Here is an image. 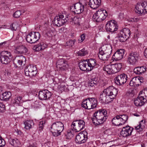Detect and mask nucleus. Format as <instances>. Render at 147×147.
I'll list each match as a JSON object with an SVG mask.
<instances>
[{"label": "nucleus", "instance_id": "a211bd4d", "mask_svg": "<svg viewBox=\"0 0 147 147\" xmlns=\"http://www.w3.org/2000/svg\"><path fill=\"white\" fill-rule=\"evenodd\" d=\"M124 53L123 49L118 50L113 55L112 60L113 61H117L121 59L123 57Z\"/></svg>", "mask_w": 147, "mask_h": 147}, {"label": "nucleus", "instance_id": "aec40b11", "mask_svg": "<svg viewBox=\"0 0 147 147\" xmlns=\"http://www.w3.org/2000/svg\"><path fill=\"white\" fill-rule=\"evenodd\" d=\"M146 100L144 97H143L140 94L136 100L134 101V104L136 106H142L144 105L145 102H146Z\"/></svg>", "mask_w": 147, "mask_h": 147}, {"label": "nucleus", "instance_id": "49530a36", "mask_svg": "<svg viewBox=\"0 0 147 147\" xmlns=\"http://www.w3.org/2000/svg\"><path fill=\"white\" fill-rule=\"evenodd\" d=\"M18 26V24L16 22H14L10 26V28L12 30H16Z\"/></svg>", "mask_w": 147, "mask_h": 147}, {"label": "nucleus", "instance_id": "20e7f679", "mask_svg": "<svg viewBox=\"0 0 147 147\" xmlns=\"http://www.w3.org/2000/svg\"><path fill=\"white\" fill-rule=\"evenodd\" d=\"M69 17L70 14L66 15L65 13H61L55 17L53 21V23L57 26H61L69 20Z\"/></svg>", "mask_w": 147, "mask_h": 147}, {"label": "nucleus", "instance_id": "39448f33", "mask_svg": "<svg viewBox=\"0 0 147 147\" xmlns=\"http://www.w3.org/2000/svg\"><path fill=\"white\" fill-rule=\"evenodd\" d=\"M97 101L94 98H88L83 100L81 106L82 107L88 109L96 108L97 106Z\"/></svg>", "mask_w": 147, "mask_h": 147}, {"label": "nucleus", "instance_id": "72a5a7b5", "mask_svg": "<svg viewBox=\"0 0 147 147\" xmlns=\"http://www.w3.org/2000/svg\"><path fill=\"white\" fill-rule=\"evenodd\" d=\"M9 143L13 146L18 147L20 145V143L18 139L16 138L15 139L10 138L9 140Z\"/></svg>", "mask_w": 147, "mask_h": 147}, {"label": "nucleus", "instance_id": "7c9ffc66", "mask_svg": "<svg viewBox=\"0 0 147 147\" xmlns=\"http://www.w3.org/2000/svg\"><path fill=\"white\" fill-rule=\"evenodd\" d=\"M11 96V94L10 92H5L0 96V99L2 100L7 101L9 100Z\"/></svg>", "mask_w": 147, "mask_h": 147}, {"label": "nucleus", "instance_id": "f3484780", "mask_svg": "<svg viewBox=\"0 0 147 147\" xmlns=\"http://www.w3.org/2000/svg\"><path fill=\"white\" fill-rule=\"evenodd\" d=\"M51 95V93L50 92L44 90L39 92L38 97L40 100H43L49 99Z\"/></svg>", "mask_w": 147, "mask_h": 147}, {"label": "nucleus", "instance_id": "9d476101", "mask_svg": "<svg viewBox=\"0 0 147 147\" xmlns=\"http://www.w3.org/2000/svg\"><path fill=\"white\" fill-rule=\"evenodd\" d=\"M130 34V31L129 29L124 28L118 34V39L121 42H124L129 37Z\"/></svg>", "mask_w": 147, "mask_h": 147}, {"label": "nucleus", "instance_id": "dca6fc26", "mask_svg": "<svg viewBox=\"0 0 147 147\" xmlns=\"http://www.w3.org/2000/svg\"><path fill=\"white\" fill-rule=\"evenodd\" d=\"M134 128L131 127L127 125L123 127L120 132V135L124 137H127L131 135Z\"/></svg>", "mask_w": 147, "mask_h": 147}, {"label": "nucleus", "instance_id": "c03bdc74", "mask_svg": "<svg viewBox=\"0 0 147 147\" xmlns=\"http://www.w3.org/2000/svg\"><path fill=\"white\" fill-rule=\"evenodd\" d=\"M46 122L45 120H42L40 121L38 127V129L39 131H42L43 129V127L45 124Z\"/></svg>", "mask_w": 147, "mask_h": 147}, {"label": "nucleus", "instance_id": "4468645a", "mask_svg": "<svg viewBox=\"0 0 147 147\" xmlns=\"http://www.w3.org/2000/svg\"><path fill=\"white\" fill-rule=\"evenodd\" d=\"M127 78V76L126 74H123L115 78V82L117 85L121 86L126 82Z\"/></svg>", "mask_w": 147, "mask_h": 147}, {"label": "nucleus", "instance_id": "c756f323", "mask_svg": "<svg viewBox=\"0 0 147 147\" xmlns=\"http://www.w3.org/2000/svg\"><path fill=\"white\" fill-rule=\"evenodd\" d=\"M146 67L144 66L138 67L135 68L134 71L136 74L140 75L146 71Z\"/></svg>", "mask_w": 147, "mask_h": 147}, {"label": "nucleus", "instance_id": "f8f14e48", "mask_svg": "<svg viewBox=\"0 0 147 147\" xmlns=\"http://www.w3.org/2000/svg\"><path fill=\"white\" fill-rule=\"evenodd\" d=\"M117 25L114 20H111L108 22L106 24L105 29L106 31L112 32L117 31L118 29Z\"/></svg>", "mask_w": 147, "mask_h": 147}, {"label": "nucleus", "instance_id": "864d4df0", "mask_svg": "<svg viewBox=\"0 0 147 147\" xmlns=\"http://www.w3.org/2000/svg\"><path fill=\"white\" fill-rule=\"evenodd\" d=\"M141 3L143 6V8H144V10H145V12H147V1H144Z\"/></svg>", "mask_w": 147, "mask_h": 147}, {"label": "nucleus", "instance_id": "4c0bfd02", "mask_svg": "<svg viewBox=\"0 0 147 147\" xmlns=\"http://www.w3.org/2000/svg\"><path fill=\"white\" fill-rule=\"evenodd\" d=\"M106 92H105V89L104 90L103 92L101 93L100 95L99 99V101L101 103L107 104Z\"/></svg>", "mask_w": 147, "mask_h": 147}, {"label": "nucleus", "instance_id": "2eb2a0df", "mask_svg": "<svg viewBox=\"0 0 147 147\" xmlns=\"http://www.w3.org/2000/svg\"><path fill=\"white\" fill-rule=\"evenodd\" d=\"M83 3V1H81L80 2L77 3L75 4L74 12L76 14H80L82 12L84 9V5H87V2L86 1H84Z\"/></svg>", "mask_w": 147, "mask_h": 147}, {"label": "nucleus", "instance_id": "3c124183", "mask_svg": "<svg viewBox=\"0 0 147 147\" xmlns=\"http://www.w3.org/2000/svg\"><path fill=\"white\" fill-rule=\"evenodd\" d=\"M86 36L85 34H83L80 36V38L78 39V42H82L85 39Z\"/></svg>", "mask_w": 147, "mask_h": 147}, {"label": "nucleus", "instance_id": "e2e57ef3", "mask_svg": "<svg viewBox=\"0 0 147 147\" xmlns=\"http://www.w3.org/2000/svg\"><path fill=\"white\" fill-rule=\"evenodd\" d=\"M104 133L105 134L109 135L110 133V131L109 129H106L104 131Z\"/></svg>", "mask_w": 147, "mask_h": 147}, {"label": "nucleus", "instance_id": "9b49d317", "mask_svg": "<svg viewBox=\"0 0 147 147\" xmlns=\"http://www.w3.org/2000/svg\"><path fill=\"white\" fill-rule=\"evenodd\" d=\"M37 69L35 66L32 65L28 66L25 69V73L26 76L30 78L34 77L37 73Z\"/></svg>", "mask_w": 147, "mask_h": 147}, {"label": "nucleus", "instance_id": "5701e85b", "mask_svg": "<svg viewBox=\"0 0 147 147\" xmlns=\"http://www.w3.org/2000/svg\"><path fill=\"white\" fill-rule=\"evenodd\" d=\"M101 0H90L88 2V5L92 8L95 9L98 8L101 5Z\"/></svg>", "mask_w": 147, "mask_h": 147}, {"label": "nucleus", "instance_id": "2f4dec72", "mask_svg": "<svg viewBox=\"0 0 147 147\" xmlns=\"http://www.w3.org/2000/svg\"><path fill=\"white\" fill-rule=\"evenodd\" d=\"M113 68L112 64L105 65L103 67V70L105 71L108 74H114Z\"/></svg>", "mask_w": 147, "mask_h": 147}, {"label": "nucleus", "instance_id": "ddd939ff", "mask_svg": "<svg viewBox=\"0 0 147 147\" xmlns=\"http://www.w3.org/2000/svg\"><path fill=\"white\" fill-rule=\"evenodd\" d=\"M87 134V133L86 131L79 133L75 138L76 142L79 144L85 143L88 139Z\"/></svg>", "mask_w": 147, "mask_h": 147}, {"label": "nucleus", "instance_id": "a18cd8bd", "mask_svg": "<svg viewBox=\"0 0 147 147\" xmlns=\"http://www.w3.org/2000/svg\"><path fill=\"white\" fill-rule=\"evenodd\" d=\"M139 94L141 96H142L143 97H144V99L146 100V101L147 102V88L140 91Z\"/></svg>", "mask_w": 147, "mask_h": 147}, {"label": "nucleus", "instance_id": "cd10ccee", "mask_svg": "<svg viewBox=\"0 0 147 147\" xmlns=\"http://www.w3.org/2000/svg\"><path fill=\"white\" fill-rule=\"evenodd\" d=\"M100 49H102L103 52L111 55L112 51L111 46L109 44L106 45Z\"/></svg>", "mask_w": 147, "mask_h": 147}, {"label": "nucleus", "instance_id": "f03ea898", "mask_svg": "<svg viewBox=\"0 0 147 147\" xmlns=\"http://www.w3.org/2000/svg\"><path fill=\"white\" fill-rule=\"evenodd\" d=\"M64 129V125L61 121H58L53 123L51 127V132L54 136H58Z\"/></svg>", "mask_w": 147, "mask_h": 147}, {"label": "nucleus", "instance_id": "1a4fd4ad", "mask_svg": "<svg viewBox=\"0 0 147 147\" xmlns=\"http://www.w3.org/2000/svg\"><path fill=\"white\" fill-rule=\"evenodd\" d=\"M40 36V33L37 32H32L27 35L25 38L26 41L30 43L36 42L39 39Z\"/></svg>", "mask_w": 147, "mask_h": 147}, {"label": "nucleus", "instance_id": "6e6552de", "mask_svg": "<svg viewBox=\"0 0 147 147\" xmlns=\"http://www.w3.org/2000/svg\"><path fill=\"white\" fill-rule=\"evenodd\" d=\"M12 56L10 52L7 51H2L0 55V60L2 64H7L11 61Z\"/></svg>", "mask_w": 147, "mask_h": 147}, {"label": "nucleus", "instance_id": "bb28decb", "mask_svg": "<svg viewBox=\"0 0 147 147\" xmlns=\"http://www.w3.org/2000/svg\"><path fill=\"white\" fill-rule=\"evenodd\" d=\"M26 59L23 55L17 56L14 59V61L15 62H17L19 65H22L23 63L25 62Z\"/></svg>", "mask_w": 147, "mask_h": 147}, {"label": "nucleus", "instance_id": "69168bd1", "mask_svg": "<svg viewBox=\"0 0 147 147\" xmlns=\"http://www.w3.org/2000/svg\"><path fill=\"white\" fill-rule=\"evenodd\" d=\"M144 55L146 58H147V48L145 50Z\"/></svg>", "mask_w": 147, "mask_h": 147}, {"label": "nucleus", "instance_id": "0e129e2a", "mask_svg": "<svg viewBox=\"0 0 147 147\" xmlns=\"http://www.w3.org/2000/svg\"><path fill=\"white\" fill-rule=\"evenodd\" d=\"M16 131L18 134V135H21V131L20 130H19L17 129L16 130H15Z\"/></svg>", "mask_w": 147, "mask_h": 147}, {"label": "nucleus", "instance_id": "473e14b6", "mask_svg": "<svg viewBox=\"0 0 147 147\" xmlns=\"http://www.w3.org/2000/svg\"><path fill=\"white\" fill-rule=\"evenodd\" d=\"M86 62V61L80 62L79 64L80 69L83 71H90V69L87 67L88 64Z\"/></svg>", "mask_w": 147, "mask_h": 147}, {"label": "nucleus", "instance_id": "37998d69", "mask_svg": "<svg viewBox=\"0 0 147 147\" xmlns=\"http://www.w3.org/2000/svg\"><path fill=\"white\" fill-rule=\"evenodd\" d=\"M88 53V51L85 48H83L77 52L78 55L80 56H84L87 54Z\"/></svg>", "mask_w": 147, "mask_h": 147}, {"label": "nucleus", "instance_id": "bf43d9fd", "mask_svg": "<svg viewBox=\"0 0 147 147\" xmlns=\"http://www.w3.org/2000/svg\"><path fill=\"white\" fill-rule=\"evenodd\" d=\"M15 90L16 92H18L19 94L22 95L23 91L22 89H20L18 88H15Z\"/></svg>", "mask_w": 147, "mask_h": 147}, {"label": "nucleus", "instance_id": "412c9836", "mask_svg": "<svg viewBox=\"0 0 147 147\" xmlns=\"http://www.w3.org/2000/svg\"><path fill=\"white\" fill-rule=\"evenodd\" d=\"M86 61L88 64V67L90 68L89 69L90 71H91L94 68H97L99 66V65L96 63V61L94 59H87Z\"/></svg>", "mask_w": 147, "mask_h": 147}, {"label": "nucleus", "instance_id": "8fccbe9b", "mask_svg": "<svg viewBox=\"0 0 147 147\" xmlns=\"http://www.w3.org/2000/svg\"><path fill=\"white\" fill-rule=\"evenodd\" d=\"M76 41V39H74L73 40H69L67 42V45L72 47L74 44L75 42Z\"/></svg>", "mask_w": 147, "mask_h": 147}, {"label": "nucleus", "instance_id": "0eeeda50", "mask_svg": "<svg viewBox=\"0 0 147 147\" xmlns=\"http://www.w3.org/2000/svg\"><path fill=\"white\" fill-rule=\"evenodd\" d=\"M107 16V11L105 10L101 9L94 14L92 20L94 22H100L105 20Z\"/></svg>", "mask_w": 147, "mask_h": 147}, {"label": "nucleus", "instance_id": "b1692460", "mask_svg": "<svg viewBox=\"0 0 147 147\" xmlns=\"http://www.w3.org/2000/svg\"><path fill=\"white\" fill-rule=\"evenodd\" d=\"M110 57V55L103 52L102 49H100L98 57L100 59L103 61H107Z\"/></svg>", "mask_w": 147, "mask_h": 147}, {"label": "nucleus", "instance_id": "79ce46f5", "mask_svg": "<svg viewBox=\"0 0 147 147\" xmlns=\"http://www.w3.org/2000/svg\"><path fill=\"white\" fill-rule=\"evenodd\" d=\"M139 80L138 78H133L132 80L130 81L129 85L132 86H138L140 85L139 83H138Z\"/></svg>", "mask_w": 147, "mask_h": 147}, {"label": "nucleus", "instance_id": "13d9d810", "mask_svg": "<svg viewBox=\"0 0 147 147\" xmlns=\"http://www.w3.org/2000/svg\"><path fill=\"white\" fill-rule=\"evenodd\" d=\"M75 122H75V121H74L72 123L71 125L72 129L74 131H76L75 129L77 128V127H76V123Z\"/></svg>", "mask_w": 147, "mask_h": 147}, {"label": "nucleus", "instance_id": "7ed1b4c3", "mask_svg": "<svg viewBox=\"0 0 147 147\" xmlns=\"http://www.w3.org/2000/svg\"><path fill=\"white\" fill-rule=\"evenodd\" d=\"M106 92L107 104L108 103L113 101L116 97L117 94V89L112 86H109L105 89Z\"/></svg>", "mask_w": 147, "mask_h": 147}, {"label": "nucleus", "instance_id": "774afa93", "mask_svg": "<svg viewBox=\"0 0 147 147\" xmlns=\"http://www.w3.org/2000/svg\"><path fill=\"white\" fill-rule=\"evenodd\" d=\"M7 28V26L5 25H3L0 28Z\"/></svg>", "mask_w": 147, "mask_h": 147}, {"label": "nucleus", "instance_id": "f257e3e1", "mask_svg": "<svg viewBox=\"0 0 147 147\" xmlns=\"http://www.w3.org/2000/svg\"><path fill=\"white\" fill-rule=\"evenodd\" d=\"M107 111L105 109L96 111L94 114V117L92 119L93 124L96 126L103 123L107 118Z\"/></svg>", "mask_w": 147, "mask_h": 147}, {"label": "nucleus", "instance_id": "603ef678", "mask_svg": "<svg viewBox=\"0 0 147 147\" xmlns=\"http://www.w3.org/2000/svg\"><path fill=\"white\" fill-rule=\"evenodd\" d=\"M21 14L20 11H17L14 13L13 16L14 18H18L20 17Z\"/></svg>", "mask_w": 147, "mask_h": 147}, {"label": "nucleus", "instance_id": "5fc2aeb1", "mask_svg": "<svg viewBox=\"0 0 147 147\" xmlns=\"http://www.w3.org/2000/svg\"><path fill=\"white\" fill-rule=\"evenodd\" d=\"M5 110V105L2 103L0 102V113H3Z\"/></svg>", "mask_w": 147, "mask_h": 147}, {"label": "nucleus", "instance_id": "f704fd0d", "mask_svg": "<svg viewBox=\"0 0 147 147\" xmlns=\"http://www.w3.org/2000/svg\"><path fill=\"white\" fill-rule=\"evenodd\" d=\"M67 64V61L63 59H58L56 63L57 66L60 68H62L63 67H66Z\"/></svg>", "mask_w": 147, "mask_h": 147}, {"label": "nucleus", "instance_id": "a19ab883", "mask_svg": "<svg viewBox=\"0 0 147 147\" xmlns=\"http://www.w3.org/2000/svg\"><path fill=\"white\" fill-rule=\"evenodd\" d=\"M22 97L15 95L14 98V103L18 105H20L23 102Z\"/></svg>", "mask_w": 147, "mask_h": 147}, {"label": "nucleus", "instance_id": "4d7b16f0", "mask_svg": "<svg viewBox=\"0 0 147 147\" xmlns=\"http://www.w3.org/2000/svg\"><path fill=\"white\" fill-rule=\"evenodd\" d=\"M139 20V18H129L128 20L130 22H136L138 21Z\"/></svg>", "mask_w": 147, "mask_h": 147}, {"label": "nucleus", "instance_id": "ea45409f", "mask_svg": "<svg viewBox=\"0 0 147 147\" xmlns=\"http://www.w3.org/2000/svg\"><path fill=\"white\" fill-rule=\"evenodd\" d=\"M113 72L116 73L119 72L122 67V65L121 63H119L113 64Z\"/></svg>", "mask_w": 147, "mask_h": 147}, {"label": "nucleus", "instance_id": "680f3d73", "mask_svg": "<svg viewBox=\"0 0 147 147\" xmlns=\"http://www.w3.org/2000/svg\"><path fill=\"white\" fill-rule=\"evenodd\" d=\"M20 51H21V48H20V47L16 49L15 52L16 53L18 54H22L21 52H19Z\"/></svg>", "mask_w": 147, "mask_h": 147}, {"label": "nucleus", "instance_id": "de8ad7c7", "mask_svg": "<svg viewBox=\"0 0 147 147\" xmlns=\"http://www.w3.org/2000/svg\"><path fill=\"white\" fill-rule=\"evenodd\" d=\"M66 138L67 139H70L73 137V135L71 131L69 130L67 131L65 134Z\"/></svg>", "mask_w": 147, "mask_h": 147}, {"label": "nucleus", "instance_id": "338daca9", "mask_svg": "<svg viewBox=\"0 0 147 147\" xmlns=\"http://www.w3.org/2000/svg\"><path fill=\"white\" fill-rule=\"evenodd\" d=\"M133 114L134 116L136 117H139L140 116L139 113H134Z\"/></svg>", "mask_w": 147, "mask_h": 147}, {"label": "nucleus", "instance_id": "a878e982", "mask_svg": "<svg viewBox=\"0 0 147 147\" xmlns=\"http://www.w3.org/2000/svg\"><path fill=\"white\" fill-rule=\"evenodd\" d=\"M47 45L44 42H42L38 45L34 46L33 49L35 51H39L45 49L47 47Z\"/></svg>", "mask_w": 147, "mask_h": 147}, {"label": "nucleus", "instance_id": "4be33fe9", "mask_svg": "<svg viewBox=\"0 0 147 147\" xmlns=\"http://www.w3.org/2000/svg\"><path fill=\"white\" fill-rule=\"evenodd\" d=\"M99 79L96 76H93L89 81L88 85L89 87H95L99 84Z\"/></svg>", "mask_w": 147, "mask_h": 147}, {"label": "nucleus", "instance_id": "423d86ee", "mask_svg": "<svg viewBox=\"0 0 147 147\" xmlns=\"http://www.w3.org/2000/svg\"><path fill=\"white\" fill-rule=\"evenodd\" d=\"M128 119V116L127 115H119L115 116L112 119L111 122L113 125L119 126L127 122Z\"/></svg>", "mask_w": 147, "mask_h": 147}, {"label": "nucleus", "instance_id": "c85d7f7f", "mask_svg": "<svg viewBox=\"0 0 147 147\" xmlns=\"http://www.w3.org/2000/svg\"><path fill=\"white\" fill-rule=\"evenodd\" d=\"M75 122H77V123L78 125V126L77 127V128H75L76 131H79L84 129L85 124V122L84 121L79 119V120L75 121Z\"/></svg>", "mask_w": 147, "mask_h": 147}, {"label": "nucleus", "instance_id": "c9c22d12", "mask_svg": "<svg viewBox=\"0 0 147 147\" xmlns=\"http://www.w3.org/2000/svg\"><path fill=\"white\" fill-rule=\"evenodd\" d=\"M25 129L27 130H29L32 128L34 126V123L32 120H27L24 122Z\"/></svg>", "mask_w": 147, "mask_h": 147}, {"label": "nucleus", "instance_id": "6ab92c4d", "mask_svg": "<svg viewBox=\"0 0 147 147\" xmlns=\"http://www.w3.org/2000/svg\"><path fill=\"white\" fill-rule=\"evenodd\" d=\"M138 55L136 52H131L129 55L127 61L131 64H134L137 61Z\"/></svg>", "mask_w": 147, "mask_h": 147}, {"label": "nucleus", "instance_id": "e433bc0d", "mask_svg": "<svg viewBox=\"0 0 147 147\" xmlns=\"http://www.w3.org/2000/svg\"><path fill=\"white\" fill-rule=\"evenodd\" d=\"M145 123L144 122H143V120H142L139 122L138 125L135 127V128L137 132L140 133L143 131Z\"/></svg>", "mask_w": 147, "mask_h": 147}, {"label": "nucleus", "instance_id": "052dcab7", "mask_svg": "<svg viewBox=\"0 0 147 147\" xmlns=\"http://www.w3.org/2000/svg\"><path fill=\"white\" fill-rule=\"evenodd\" d=\"M136 78H138V79L139 80V81H138V83H139V84H140H140L141 83L143 82H144L143 81V78L142 77H137Z\"/></svg>", "mask_w": 147, "mask_h": 147}, {"label": "nucleus", "instance_id": "393cba45", "mask_svg": "<svg viewBox=\"0 0 147 147\" xmlns=\"http://www.w3.org/2000/svg\"><path fill=\"white\" fill-rule=\"evenodd\" d=\"M71 14H70L69 20L71 23L72 24H74L77 26H79L80 25V23L81 21V19L77 17H71Z\"/></svg>", "mask_w": 147, "mask_h": 147}, {"label": "nucleus", "instance_id": "09e8293b", "mask_svg": "<svg viewBox=\"0 0 147 147\" xmlns=\"http://www.w3.org/2000/svg\"><path fill=\"white\" fill-rule=\"evenodd\" d=\"M20 48H21V51L19 52H21L22 54H24L27 52V49L24 46H20Z\"/></svg>", "mask_w": 147, "mask_h": 147}, {"label": "nucleus", "instance_id": "58836bf2", "mask_svg": "<svg viewBox=\"0 0 147 147\" xmlns=\"http://www.w3.org/2000/svg\"><path fill=\"white\" fill-rule=\"evenodd\" d=\"M136 11L139 14L142 13L145 14L147 13V12H145V10H144V8H143V6L141 3L138 4L136 6Z\"/></svg>", "mask_w": 147, "mask_h": 147}, {"label": "nucleus", "instance_id": "6e6d98bb", "mask_svg": "<svg viewBox=\"0 0 147 147\" xmlns=\"http://www.w3.org/2000/svg\"><path fill=\"white\" fill-rule=\"evenodd\" d=\"M5 144V140L2 139L1 136H0V147H4Z\"/></svg>", "mask_w": 147, "mask_h": 147}]
</instances>
